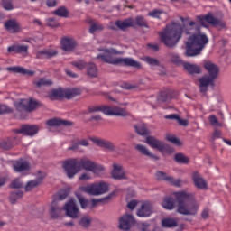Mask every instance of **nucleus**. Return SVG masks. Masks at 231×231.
Segmentation results:
<instances>
[{
    "mask_svg": "<svg viewBox=\"0 0 231 231\" xmlns=\"http://www.w3.org/2000/svg\"><path fill=\"white\" fill-rule=\"evenodd\" d=\"M185 35H189L188 41L185 42V57L201 55V51L208 44V37H207V34L201 33V25L198 23L190 21L188 26L173 23L171 26H167L164 32H160L161 41L167 48H174L180 42L181 37H185Z\"/></svg>",
    "mask_w": 231,
    "mask_h": 231,
    "instance_id": "1",
    "label": "nucleus"
},
{
    "mask_svg": "<svg viewBox=\"0 0 231 231\" xmlns=\"http://www.w3.org/2000/svg\"><path fill=\"white\" fill-rule=\"evenodd\" d=\"M175 199L171 197H166L162 202V207L166 210H174L176 207V201L178 203L177 212L182 216H196L199 210V204L196 202L194 195L192 193H187L186 191H180L175 193Z\"/></svg>",
    "mask_w": 231,
    "mask_h": 231,
    "instance_id": "2",
    "label": "nucleus"
},
{
    "mask_svg": "<svg viewBox=\"0 0 231 231\" xmlns=\"http://www.w3.org/2000/svg\"><path fill=\"white\" fill-rule=\"evenodd\" d=\"M62 167L69 179L75 178V175L79 174L82 170L89 171L93 172V174H100V172H104L106 170L104 166L86 157L80 159H68L63 162Z\"/></svg>",
    "mask_w": 231,
    "mask_h": 231,
    "instance_id": "3",
    "label": "nucleus"
},
{
    "mask_svg": "<svg viewBox=\"0 0 231 231\" xmlns=\"http://www.w3.org/2000/svg\"><path fill=\"white\" fill-rule=\"evenodd\" d=\"M98 51H104V54H99L96 57L97 60L101 62H106V64H113L116 66L118 64H123V66H130L131 68H137L140 69L142 65L140 62L134 60L133 58H113V55H122V51H117L115 48L110 49H97Z\"/></svg>",
    "mask_w": 231,
    "mask_h": 231,
    "instance_id": "4",
    "label": "nucleus"
},
{
    "mask_svg": "<svg viewBox=\"0 0 231 231\" xmlns=\"http://www.w3.org/2000/svg\"><path fill=\"white\" fill-rule=\"evenodd\" d=\"M203 68L208 74L199 79V89L200 93H207L208 86H214V82L219 77V66L210 60H206L203 62Z\"/></svg>",
    "mask_w": 231,
    "mask_h": 231,
    "instance_id": "5",
    "label": "nucleus"
},
{
    "mask_svg": "<svg viewBox=\"0 0 231 231\" xmlns=\"http://www.w3.org/2000/svg\"><path fill=\"white\" fill-rule=\"evenodd\" d=\"M14 106L17 113L20 114V120H23L24 118V116H23V113H32V111H35V109L41 106V103L33 98L20 99L19 101H15Z\"/></svg>",
    "mask_w": 231,
    "mask_h": 231,
    "instance_id": "6",
    "label": "nucleus"
},
{
    "mask_svg": "<svg viewBox=\"0 0 231 231\" xmlns=\"http://www.w3.org/2000/svg\"><path fill=\"white\" fill-rule=\"evenodd\" d=\"M81 190L86 192V194H89L90 196H102V194L109 192V184L104 181L93 183L91 185L83 187Z\"/></svg>",
    "mask_w": 231,
    "mask_h": 231,
    "instance_id": "7",
    "label": "nucleus"
},
{
    "mask_svg": "<svg viewBox=\"0 0 231 231\" xmlns=\"http://www.w3.org/2000/svg\"><path fill=\"white\" fill-rule=\"evenodd\" d=\"M145 143L150 147H152V149H157V151H160V152H165L171 151V147L167 143L158 140L154 136H151V135L147 136L145 138Z\"/></svg>",
    "mask_w": 231,
    "mask_h": 231,
    "instance_id": "8",
    "label": "nucleus"
},
{
    "mask_svg": "<svg viewBox=\"0 0 231 231\" xmlns=\"http://www.w3.org/2000/svg\"><path fill=\"white\" fill-rule=\"evenodd\" d=\"M16 134H24L25 136H35L39 133V126L35 125H22L19 129H14Z\"/></svg>",
    "mask_w": 231,
    "mask_h": 231,
    "instance_id": "9",
    "label": "nucleus"
},
{
    "mask_svg": "<svg viewBox=\"0 0 231 231\" xmlns=\"http://www.w3.org/2000/svg\"><path fill=\"white\" fill-rule=\"evenodd\" d=\"M155 178L158 181H166L167 183H171L174 185V187H180L181 185V180H175L172 176H169L166 172L157 171L155 173Z\"/></svg>",
    "mask_w": 231,
    "mask_h": 231,
    "instance_id": "10",
    "label": "nucleus"
},
{
    "mask_svg": "<svg viewBox=\"0 0 231 231\" xmlns=\"http://www.w3.org/2000/svg\"><path fill=\"white\" fill-rule=\"evenodd\" d=\"M63 210L66 211L67 216L72 219H77L79 217V208L77 207V204H75L73 199L65 204Z\"/></svg>",
    "mask_w": 231,
    "mask_h": 231,
    "instance_id": "11",
    "label": "nucleus"
},
{
    "mask_svg": "<svg viewBox=\"0 0 231 231\" xmlns=\"http://www.w3.org/2000/svg\"><path fill=\"white\" fill-rule=\"evenodd\" d=\"M133 225H134V217L133 215L125 214L119 219V228H121V230L129 231Z\"/></svg>",
    "mask_w": 231,
    "mask_h": 231,
    "instance_id": "12",
    "label": "nucleus"
},
{
    "mask_svg": "<svg viewBox=\"0 0 231 231\" xmlns=\"http://www.w3.org/2000/svg\"><path fill=\"white\" fill-rule=\"evenodd\" d=\"M154 210L152 203L149 201L143 202L140 208L137 210L139 217H149Z\"/></svg>",
    "mask_w": 231,
    "mask_h": 231,
    "instance_id": "13",
    "label": "nucleus"
},
{
    "mask_svg": "<svg viewBox=\"0 0 231 231\" xmlns=\"http://www.w3.org/2000/svg\"><path fill=\"white\" fill-rule=\"evenodd\" d=\"M106 113L107 116H129V112L119 106H106Z\"/></svg>",
    "mask_w": 231,
    "mask_h": 231,
    "instance_id": "14",
    "label": "nucleus"
},
{
    "mask_svg": "<svg viewBox=\"0 0 231 231\" xmlns=\"http://www.w3.org/2000/svg\"><path fill=\"white\" fill-rule=\"evenodd\" d=\"M91 142L93 143H96L98 147H104V149H107V151H111V152H115L116 151V146L115 143H111L110 141L97 138V137H92Z\"/></svg>",
    "mask_w": 231,
    "mask_h": 231,
    "instance_id": "15",
    "label": "nucleus"
},
{
    "mask_svg": "<svg viewBox=\"0 0 231 231\" xmlns=\"http://www.w3.org/2000/svg\"><path fill=\"white\" fill-rule=\"evenodd\" d=\"M192 180L197 189H200V190H207V189H208V186L207 185V180H205V179H203V177L199 175V172H193Z\"/></svg>",
    "mask_w": 231,
    "mask_h": 231,
    "instance_id": "16",
    "label": "nucleus"
},
{
    "mask_svg": "<svg viewBox=\"0 0 231 231\" xmlns=\"http://www.w3.org/2000/svg\"><path fill=\"white\" fill-rule=\"evenodd\" d=\"M5 28L9 33H19L21 32V24L15 19H9L5 23Z\"/></svg>",
    "mask_w": 231,
    "mask_h": 231,
    "instance_id": "17",
    "label": "nucleus"
},
{
    "mask_svg": "<svg viewBox=\"0 0 231 231\" xmlns=\"http://www.w3.org/2000/svg\"><path fill=\"white\" fill-rule=\"evenodd\" d=\"M116 26L122 30V32H125L127 28H136V24L134 23V19L129 17L125 20H117L116 22Z\"/></svg>",
    "mask_w": 231,
    "mask_h": 231,
    "instance_id": "18",
    "label": "nucleus"
},
{
    "mask_svg": "<svg viewBox=\"0 0 231 231\" xmlns=\"http://www.w3.org/2000/svg\"><path fill=\"white\" fill-rule=\"evenodd\" d=\"M46 124L49 127H59L60 125H64V127H71V125H73V122L60 118L50 119Z\"/></svg>",
    "mask_w": 231,
    "mask_h": 231,
    "instance_id": "19",
    "label": "nucleus"
},
{
    "mask_svg": "<svg viewBox=\"0 0 231 231\" xmlns=\"http://www.w3.org/2000/svg\"><path fill=\"white\" fill-rule=\"evenodd\" d=\"M13 169L14 172H24V171L30 170V163L23 159H20L13 163Z\"/></svg>",
    "mask_w": 231,
    "mask_h": 231,
    "instance_id": "20",
    "label": "nucleus"
},
{
    "mask_svg": "<svg viewBox=\"0 0 231 231\" xmlns=\"http://www.w3.org/2000/svg\"><path fill=\"white\" fill-rule=\"evenodd\" d=\"M64 210V208L60 207L57 200H53L50 208V215L52 219H57L60 217L61 212Z\"/></svg>",
    "mask_w": 231,
    "mask_h": 231,
    "instance_id": "21",
    "label": "nucleus"
},
{
    "mask_svg": "<svg viewBox=\"0 0 231 231\" xmlns=\"http://www.w3.org/2000/svg\"><path fill=\"white\" fill-rule=\"evenodd\" d=\"M197 20L199 21V23H200V26H205V21L208 24H211V26H216V21H217V18L214 17V14L209 13L205 16H197Z\"/></svg>",
    "mask_w": 231,
    "mask_h": 231,
    "instance_id": "22",
    "label": "nucleus"
},
{
    "mask_svg": "<svg viewBox=\"0 0 231 231\" xmlns=\"http://www.w3.org/2000/svg\"><path fill=\"white\" fill-rule=\"evenodd\" d=\"M112 178L114 180H125V171H124V168L121 165L114 164L112 171Z\"/></svg>",
    "mask_w": 231,
    "mask_h": 231,
    "instance_id": "23",
    "label": "nucleus"
},
{
    "mask_svg": "<svg viewBox=\"0 0 231 231\" xmlns=\"http://www.w3.org/2000/svg\"><path fill=\"white\" fill-rule=\"evenodd\" d=\"M77 46V42L71 38H63L61 40V48L64 51H73Z\"/></svg>",
    "mask_w": 231,
    "mask_h": 231,
    "instance_id": "24",
    "label": "nucleus"
},
{
    "mask_svg": "<svg viewBox=\"0 0 231 231\" xmlns=\"http://www.w3.org/2000/svg\"><path fill=\"white\" fill-rule=\"evenodd\" d=\"M28 45H12L8 47L7 51L9 53H12V51H14V53H19L20 55H28Z\"/></svg>",
    "mask_w": 231,
    "mask_h": 231,
    "instance_id": "25",
    "label": "nucleus"
},
{
    "mask_svg": "<svg viewBox=\"0 0 231 231\" xmlns=\"http://www.w3.org/2000/svg\"><path fill=\"white\" fill-rule=\"evenodd\" d=\"M135 151H138V152H140V154H142L143 156H147L148 158H151L152 160H155V162H157V160H160V158L158 156L150 152L149 149H147V147H145L143 144L135 145Z\"/></svg>",
    "mask_w": 231,
    "mask_h": 231,
    "instance_id": "26",
    "label": "nucleus"
},
{
    "mask_svg": "<svg viewBox=\"0 0 231 231\" xmlns=\"http://www.w3.org/2000/svg\"><path fill=\"white\" fill-rule=\"evenodd\" d=\"M182 66L185 71H188L189 75H199V73H201V68L197 64L185 62Z\"/></svg>",
    "mask_w": 231,
    "mask_h": 231,
    "instance_id": "27",
    "label": "nucleus"
},
{
    "mask_svg": "<svg viewBox=\"0 0 231 231\" xmlns=\"http://www.w3.org/2000/svg\"><path fill=\"white\" fill-rule=\"evenodd\" d=\"M7 71H13V73H20L21 75H29V77H33L35 75L34 70H28L24 67H9Z\"/></svg>",
    "mask_w": 231,
    "mask_h": 231,
    "instance_id": "28",
    "label": "nucleus"
},
{
    "mask_svg": "<svg viewBox=\"0 0 231 231\" xmlns=\"http://www.w3.org/2000/svg\"><path fill=\"white\" fill-rule=\"evenodd\" d=\"M44 178L45 176H40L36 180L27 182L25 186V192H32L35 187H39V185L42 183V180H44Z\"/></svg>",
    "mask_w": 231,
    "mask_h": 231,
    "instance_id": "29",
    "label": "nucleus"
},
{
    "mask_svg": "<svg viewBox=\"0 0 231 231\" xmlns=\"http://www.w3.org/2000/svg\"><path fill=\"white\" fill-rule=\"evenodd\" d=\"M51 57H57V51L43 50V51H39L36 53V58L38 59H51Z\"/></svg>",
    "mask_w": 231,
    "mask_h": 231,
    "instance_id": "30",
    "label": "nucleus"
},
{
    "mask_svg": "<svg viewBox=\"0 0 231 231\" xmlns=\"http://www.w3.org/2000/svg\"><path fill=\"white\" fill-rule=\"evenodd\" d=\"M164 118L165 120H177L178 124L183 127H187V125H189V121H187V119H181L178 114H171L169 116H165Z\"/></svg>",
    "mask_w": 231,
    "mask_h": 231,
    "instance_id": "31",
    "label": "nucleus"
},
{
    "mask_svg": "<svg viewBox=\"0 0 231 231\" xmlns=\"http://www.w3.org/2000/svg\"><path fill=\"white\" fill-rule=\"evenodd\" d=\"M79 95H82L80 88H70L64 91V97L67 98V100H71V98H75V97H79Z\"/></svg>",
    "mask_w": 231,
    "mask_h": 231,
    "instance_id": "32",
    "label": "nucleus"
},
{
    "mask_svg": "<svg viewBox=\"0 0 231 231\" xmlns=\"http://www.w3.org/2000/svg\"><path fill=\"white\" fill-rule=\"evenodd\" d=\"M87 75L91 79H95L98 77V69L95 63H88L87 64Z\"/></svg>",
    "mask_w": 231,
    "mask_h": 231,
    "instance_id": "33",
    "label": "nucleus"
},
{
    "mask_svg": "<svg viewBox=\"0 0 231 231\" xmlns=\"http://www.w3.org/2000/svg\"><path fill=\"white\" fill-rule=\"evenodd\" d=\"M50 100H59V98H64V90L62 88L52 89L49 93Z\"/></svg>",
    "mask_w": 231,
    "mask_h": 231,
    "instance_id": "34",
    "label": "nucleus"
},
{
    "mask_svg": "<svg viewBox=\"0 0 231 231\" xmlns=\"http://www.w3.org/2000/svg\"><path fill=\"white\" fill-rule=\"evenodd\" d=\"M24 196V193L21 190L13 191L9 196V200L12 205H15L18 199H21Z\"/></svg>",
    "mask_w": 231,
    "mask_h": 231,
    "instance_id": "35",
    "label": "nucleus"
},
{
    "mask_svg": "<svg viewBox=\"0 0 231 231\" xmlns=\"http://www.w3.org/2000/svg\"><path fill=\"white\" fill-rule=\"evenodd\" d=\"M134 127L135 133L140 134V136H147V134H149V129H147V126L143 124L135 125Z\"/></svg>",
    "mask_w": 231,
    "mask_h": 231,
    "instance_id": "36",
    "label": "nucleus"
},
{
    "mask_svg": "<svg viewBox=\"0 0 231 231\" xmlns=\"http://www.w3.org/2000/svg\"><path fill=\"white\" fill-rule=\"evenodd\" d=\"M163 228H174L178 226V222L174 218H164L162 220Z\"/></svg>",
    "mask_w": 231,
    "mask_h": 231,
    "instance_id": "37",
    "label": "nucleus"
},
{
    "mask_svg": "<svg viewBox=\"0 0 231 231\" xmlns=\"http://www.w3.org/2000/svg\"><path fill=\"white\" fill-rule=\"evenodd\" d=\"M54 15H57L58 17H63L66 18L68 15H69V11H68V8L65 6L59 7L53 12Z\"/></svg>",
    "mask_w": 231,
    "mask_h": 231,
    "instance_id": "38",
    "label": "nucleus"
},
{
    "mask_svg": "<svg viewBox=\"0 0 231 231\" xmlns=\"http://www.w3.org/2000/svg\"><path fill=\"white\" fill-rule=\"evenodd\" d=\"M134 24L139 26V28H149V23H147L143 16H136Z\"/></svg>",
    "mask_w": 231,
    "mask_h": 231,
    "instance_id": "39",
    "label": "nucleus"
},
{
    "mask_svg": "<svg viewBox=\"0 0 231 231\" xmlns=\"http://www.w3.org/2000/svg\"><path fill=\"white\" fill-rule=\"evenodd\" d=\"M158 102H169L172 100V94L170 91L168 92H161L157 97Z\"/></svg>",
    "mask_w": 231,
    "mask_h": 231,
    "instance_id": "40",
    "label": "nucleus"
},
{
    "mask_svg": "<svg viewBox=\"0 0 231 231\" xmlns=\"http://www.w3.org/2000/svg\"><path fill=\"white\" fill-rule=\"evenodd\" d=\"M68 196H69V189H61L60 190L56 197L54 201H64V199H66V198H68Z\"/></svg>",
    "mask_w": 231,
    "mask_h": 231,
    "instance_id": "41",
    "label": "nucleus"
},
{
    "mask_svg": "<svg viewBox=\"0 0 231 231\" xmlns=\"http://www.w3.org/2000/svg\"><path fill=\"white\" fill-rule=\"evenodd\" d=\"M106 109L107 106H88V112L89 113H104V115H106Z\"/></svg>",
    "mask_w": 231,
    "mask_h": 231,
    "instance_id": "42",
    "label": "nucleus"
},
{
    "mask_svg": "<svg viewBox=\"0 0 231 231\" xmlns=\"http://www.w3.org/2000/svg\"><path fill=\"white\" fill-rule=\"evenodd\" d=\"M35 86L38 88H42L44 86H51L53 82L51 79H46V78H42L38 81L34 82Z\"/></svg>",
    "mask_w": 231,
    "mask_h": 231,
    "instance_id": "43",
    "label": "nucleus"
},
{
    "mask_svg": "<svg viewBox=\"0 0 231 231\" xmlns=\"http://www.w3.org/2000/svg\"><path fill=\"white\" fill-rule=\"evenodd\" d=\"M171 60L173 62V64H176L177 66H183L185 64V61L180 58V55L176 53H171Z\"/></svg>",
    "mask_w": 231,
    "mask_h": 231,
    "instance_id": "44",
    "label": "nucleus"
},
{
    "mask_svg": "<svg viewBox=\"0 0 231 231\" xmlns=\"http://www.w3.org/2000/svg\"><path fill=\"white\" fill-rule=\"evenodd\" d=\"M175 161L177 162V163H184V164H187L189 163V162H190L189 157L185 156L183 153L175 154Z\"/></svg>",
    "mask_w": 231,
    "mask_h": 231,
    "instance_id": "45",
    "label": "nucleus"
},
{
    "mask_svg": "<svg viewBox=\"0 0 231 231\" xmlns=\"http://www.w3.org/2000/svg\"><path fill=\"white\" fill-rule=\"evenodd\" d=\"M115 193H111L110 195L103 198V199H92V208L97 207V205H98V203H106V201H109V199H111V196H114Z\"/></svg>",
    "mask_w": 231,
    "mask_h": 231,
    "instance_id": "46",
    "label": "nucleus"
},
{
    "mask_svg": "<svg viewBox=\"0 0 231 231\" xmlns=\"http://www.w3.org/2000/svg\"><path fill=\"white\" fill-rule=\"evenodd\" d=\"M1 5L4 10H14V2L12 0H1Z\"/></svg>",
    "mask_w": 231,
    "mask_h": 231,
    "instance_id": "47",
    "label": "nucleus"
},
{
    "mask_svg": "<svg viewBox=\"0 0 231 231\" xmlns=\"http://www.w3.org/2000/svg\"><path fill=\"white\" fill-rule=\"evenodd\" d=\"M0 148L4 151H10L12 149V141L10 139H5L0 142Z\"/></svg>",
    "mask_w": 231,
    "mask_h": 231,
    "instance_id": "48",
    "label": "nucleus"
},
{
    "mask_svg": "<svg viewBox=\"0 0 231 231\" xmlns=\"http://www.w3.org/2000/svg\"><path fill=\"white\" fill-rule=\"evenodd\" d=\"M14 113V109L5 104H0V115H10Z\"/></svg>",
    "mask_w": 231,
    "mask_h": 231,
    "instance_id": "49",
    "label": "nucleus"
},
{
    "mask_svg": "<svg viewBox=\"0 0 231 231\" xmlns=\"http://www.w3.org/2000/svg\"><path fill=\"white\" fill-rule=\"evenodd\" d=\"M166 140H168V142H171V143H173L174 145H181V141H180L179 138L172 134H168L166 136Z\"/></svg>",
    "mask_w": 231,
    "mask_h": 231,
    "instance_id": "50",
    "label": "nucleus"
},
{
    "mask_svg": "<svg viewBox=\"0 0 231 231\" xmlns=\"http://www.w3.org/2000/svg\"><path fill=\"white\" fill-rule=\"evenodd\" d=\"M104 30V25L98 23H92L90 25L89 32L94 33L95 32H102Z\"/></svg>",
    "mask_w": 231,
    "mask_h": 231,
    "instance_id": "51",
    "label": "nucleus"
},
{
    "mask_svg": "<svg viewBox=\"0 0 231 231\" xmlns=\"http://www.w3.org/2000/svg\"><path fill=\"white\" fill-rule=\"evenodd\" d=\"M209 123L213 127H222L223 125L217 121V117L216 116H209Z\"/></svg>",
    "mask_w": 231,
    "mask_h": 231,
    "instance_id": "52",
    "label": "nucleus"
},
{
    "mask_svg": "<svg viewBox=\"0 0 231 231\" xmlns=\"http://www.w3.org/2000/svg\"><path fill=\"white\" fill-rule=\"evenodd\" d=\"M23 187H24V185L23 184V182H21L19 179H15L10 184L11 189H23Z\"/></svg>",
    "mask_w": 231,
    "mask_h": 231,
    "instance_id": "53",
    "label": "nucleus"
},
{
    "mask_svg": "<svg viewBox=\"0 0 231 231\" xmlns=\"http://www.w3.org/2000/svg\"><path fill=\"white\" fill-rule=\"evenodd\" d=\"M163 14V11L159 10V9H154L151 12L148 13V15L150 17H153L154 19H160V16Z\"/></svg>",
    "mask_w": 231,
    "mask_h": 231,
    "instance_id": "54",
    "label": "nucleus"
},
{
    "mask_svg": "<svg viewBox=\"0 0 231 231\" xmlns=\"http://www.w3.org/2000/svg\"><path fill=\"white\" fill-rule=\"evenodd\" d=\"M78 199L79 201L81 208H88V205H89V200L84 199L82 196H79Z\"/></svg>",
    "mask_w": 231,
    "mask_h": 231,
    "instance_id": "55",
    "label": "nucleus"
},
{
    "mask_svg": "<svg viewBox=\"0 0 231 231\" xmlns=\"http://www.w3.org/2000/svg\"><path fill=\"white\" fill-rule=\"evenodd\" d=\"M145 62H147V64H149L150 66H160V61H158L154 58L146 57Z\"/></svg>",
    "mask_w": 231,
    "mask_h": 231,
    "instance_id": "56",
    "label": "nucleus"
},
{
    "mask_svg": "<svg viewBox=\"0 0 231 231\" xmlns=\"http://www.w3.org/2000/svg\"><path fill=\"white\" fill-rule=\"evenodd\" d=\"M79 225L81 226H84L85 228H88V226H89V225H91V219H89L87 217H84L80 219L79 221Z\"/></svg>",
    "mask_w": 231,
    "mask_h": 231,
    "instance_id": "57",
    "label": "nucleus"
},
{
    "mask_svg": "<svg viewBox=\"0 0 231 231\" xmlns=\"http://www.w3.org/2000/svg\"><path fill=\"white\" fill-rule=\"evenodd\" d=\"M46 24L50 28H57L59 26V23H57V21H55V19H53V18L47 19Z\"/></svg>",
    "mask_w": 231,
    "mask_h": 231,
    "instance_id": "58",
    "label": "nucleus"
},
{
    "mask_svg": "<svg viewBox=\"0 0 231 231\" xmlns=\"http://www.w3.org/2000/svg\"><path fill=\"white\" fill-rule=\"evenodd\" d=\"M73 66H75V68H78V69H84V68H88V63L84 62V61H78V62H73Z\"/></svg>",
    "mask_w": 231,
    "mask_h": 231,
    "instance_id": "59",
    "label": "nucleus"
},
{
    "mask_svg": "<svg viewBox=\"0 0 231 231\" xmlns=\"http://www.w3.org/2000/svg\"><path fill=\"white\" fill-rule=\"evenodd\" d=\"M215 26H219V28L226 30V23L223 20L217 19L215 22Z\"/></svg>",
    "mask_w": 231,
    "mask_h": 231,
    "instance_id": "60",
    "label": "nucleus"
},
{
    "mask_svg": "<svg viewBox=\"0 0 231 231\" xmlns=\"http://www.w3.org/2000/svg\"><path fill=\"white\" fill-rule=\"evenodd\" d=\"M89 180H91V175H89L88 173H83L79 177L80 181H88Z\"/></svg>",
    "mask_w": 231,
    "mask_h": 231,
    "instance_id": "61",
    "label": "nucleus"
},
{
    "mask_svg": "<svg viewBox=\"0 0 231 231\" xmlns=\"http://www.w3.org/2000/svg\"><path fill=\"white\" fill-rule=\"evenodd\" d=\"M136 205H138V201L136 200H132L127 204V208L130 210H134V208H136Z\"/></svg>",
    "mask_w": 231,
    "mask_h": 231,
    "instance_id": "62",
    "label": "nucleus"
},
{
    "mask_svg": "<svg viewBox=\"0 0 231 231\" xmlns=\"http://www.w3.org/2000/svg\"><path fill=\"white\" fill-rule=\"evenodd\" d=\"M209 214H210V209L209 208H205L201 213L202 219H208Z\"/></svg>",
    "mask_w": 231,
    "mask_h": 231,
    "instance_id": "63",
    "label": "nucleus"
},
{
    "mask_svg": "<svg viewBox=\"0 0 231 231\" xmlns=\"http://www.w3.org/2000/svg\"><path fill=\"white\" fill-rule=\"evenodd\" d=\"M213 140H216L217 138H221V131L218 129H215L212 135Z\"/></svg>",
    "mask_w": 231,
    "mask_h": 231,
    "instance_id": "64",
    "label": "nucleus"
}]
</instances>
